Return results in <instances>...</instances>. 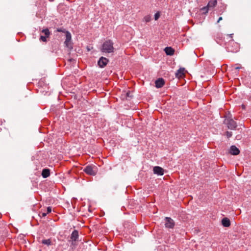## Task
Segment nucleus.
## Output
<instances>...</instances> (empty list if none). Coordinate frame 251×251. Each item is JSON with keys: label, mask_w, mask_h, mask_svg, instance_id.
<instances>
[{"label": "nucleus", "mask_w": 251, "mask_h": 251, "mask_svg": "<svg viewBox=\"0 0 251 251\" xmlns=\"http://www.w3.org/2000/svg\"><path fill=\"white\" fill-rule=\"evenodd\" d=\"M222 19H223V18H222V17H219V19H218V20L217 21V23H219L220 21L222 20Z\"/></svg>", "instance_id": "30"}, {"label": "nucleus", "mask_w": 251, "mask_h": 251, "mask_svg": "<svg viewBox=\"0 0 251 251\" xmlns=\"http://www.w3.org/2000/svg\"><path fill=\"white\" fill-rule=\"evenodd\" d=\"M113 43L109 40L105 41L101 47V51L105 53H111L114 51Z\"/></svg>", "instance_id": "1"}, {"label": "nucleus", "mask_w": 251, "mask_h": 251, "mask_svg": "<svg viewBox=\"0 0 251 251\" xmlns=\"http://www.w3.org/2000/svg\"><path fill=\"white\" fill-rule=\"evenodd\" d=\"M72 35L70 32H66V39L64 42L65 47L68 48L70 50L73 49V44L71 42Z\"/></svg>", "instance_id": "4"}, {"label": "nucleus", "mask_w": 251, "mask_h": 251, "mask_svg": "<svg viewBox=\"0 0 251 251\" xmlns=\"http://www.w3.org/2000/svg\"><path fill=\"white\" fill-rule=\"evenodd\" d=\"M47 213L45 212H42L40 213L39 215L42 217H45L47 216Z\"/></svg>", "instance_id": "28"}, {"label": "nucleus", "mask_w": 251, "mask_h": 251, "mask_svg": "<svg viewBox=\"0 0 251 251\" xmlns=\"http://www.w3.org/2000/svg\"><path fill=\"white\" fill-rule=\"evenodd\" d=\"M217 0H211L207 4L208 7H213L217 4Z\"/></svg>", "instance_id": "16"}, {"label": "nucleus", "mask_w": 251, "mask_h": 251, "mask_svg": "<svg viewBox=\"0 0 251 251\" xmlns=\"http://www.w3.org/2000/svg\"><path fill=\"white\" fill-rule=\"evenodd\" d=\"M153 173L158 176H162L164 175V169L159 166H155L153 169Z\"/></svg>", "instance_id": "8"}, {"label": "nucleus", "mask_w": 251, "mask_h": 251, "mask_svg": "<svg viewBox=\"0 0 251 251\" xmlns=\"http://www.w3.org/2000/svg\"><path fill=\"white\" fill-rule=\"evenodd\" d=\"M230 44L231 43H232V44H234V43L233 42V40H231V42L230 43Z\"/></svg>", "instance_id": "33"}, {"label": "nucleus", "mask_w": 251, "mask_h": 251, "mask_svg": "<svg viewBox=\"0 0 251 251\" xmlns=\"http://www.w3.org/2000/svg\"><path fill=\"white\" fill-rule=\"evenodd\" d=\"M47 38L45 36L41 35L40 37V40L43 42H46L47 41Z\"/></svg>", "instance_id": "22"}, {"label": "nucleus", "mask_w": 251, "mask_h": 251, "mask_svg": "<svg viewBox=\"0 0 251 251\" xmlns=\"http://www.w3.org/2000/svg\"><path fill=\"white\" fill-rule=\"evenodd\" d=\"M57 31L58 32H63V30L61 28H58Z\"/></svg>", "instance_id": "29"}, {"label": "nucleus", "mask_w": 251, "mask_h": 251, "mask_svg": "<svg viewBox=\"0 0 251 251\" xmlns=\"http://www.w3.org/2000/svg\"><path fill=\"white\" fill-rule=\"evenodd\" d=\"M215 40L216 42L220 45H223L224 44L223 35L221 33H218L215 36Z\"/></svg>", "instance_id": "7"}, {"label": "nucleus", "mask_w": 251, "mask_h": 251, "mask_svg": "<svg viewBox=\"0 0 251 251\" xmlns=\"http://www.w3.org/2000/svg\"><path fill=\"white\" fill-rule=\"evenodd\" d=\"M222 224L224 227H228L230 226V221L227 218H224L222 220Z\"/></svg>", "instance_id": "14"}, {"label": "nucleus", "mask_w": 251, "mask_h": 251, "mask_svg": "<svg viewBox=\"0 0 251 251\" xmlns=\"http://www.w3.org/2000/svg\"><path fill=\"white\" fill-rule=\"evenodd\" d=\"M224 123L226 125L228 129L231 130L235 129L237 127L236 122L233 119L230 117H226L224 121Z\"/></svg>", "instance_id": "3"}, {"label": "nucleus", "mask_w": 251, "mask_h": 251, "mask_svg": "<svg viewBox=\"0 0 251 251\" xmlns=\"http://www.w3.org/2000/svg\"><path fill=\"white\" fill-rule=\"evenodd\" d=\"M133 96L131 94V93L130 91H127L126 93V98H132Z\"/></svg>", "instance_id": "23"}, {"label": "nucleus", "mask_w": 251, "mask_h": 251, "mask_svg": "<svg viewBox=\"0 0 251 251\" xmlns=\"http://www.w3.org/2000/svg\"><path fill=\"white\" fill-rule=\"evenodd\" d=\"M78 232L75 229L72 232L70 238L73 242H75L78 240Z\"/></svg>", "instance_id": "10"}, {"label": "nucleus", "mask_w": 251, "mask_h": 251, "mask_svg": "<svg viewBox=\"0 0 251 251\" xmlns=\"http://www.w3.org/2000/svg\"><path fill=\"white\" fill-rule=\"evenodd\" d=\"M109 60L105 57L103 56L100 57L98 61V64L100 68H104L107 64Z\"/></svg>", "instance_id": "6"}, {"label": "nucleus", "mask_w": 251, "mask_h": 251, "mask_svg": "<svg viewBox=\"0 0 251 251\" xmlns=\"http://www.w3.org/2000/svg\"><path fill=\"white\" fill-rule=\"evenodd\" d=\"M41 175L43 178H45L49 177L50 175V169H47V168L44 169L42 170Z\"/></svg>", "instance_id": "15"}, {"label": "nucleus", "mask_w": 251, "mask_h": 251, "mask_svg": "<svg viewBox=\"0 0 251 251\" xmlns=\"http://www.w3.org/2000/svg\"><path fill=\"white\" fill-rule=\"evenodd\" d=\"M155 84L156 88H160L164 86L165 81L163 78H159L155 80Z\"/></svg>", "instance_id": "9"}, {"label": "nucleus", "mask_w": 251, "mask_h": 251, "mask_svg": "<svg viewBox=\"0 0 251 251\" xmlns=\"http://www.w3.org/2000/svg\"><path fill=\"white\" fill-rule=\"evenodd\" d=\"M164 51L168 55H173L175 52V50L170 47H166L164 49Z\"/></svg>", "instance_id": "13"}, {"label": "nucleus", "mask_w": 251, "mask_h": 251, "mask_svg": "<svg viewBox=\"0 0 251 251\" xmlns=\"http://www.w3.org/2000/svg\"><path fill=\"white\" fill-rule=\"evenodd\" d=\"M229 36V37H230V38H232V36H233V34H230L229 35H228Z\"/></svg>", "instance_id": "31"}, {"label": "nucleus", "mask_w": 251, "mask_h": 251, "mask_svg": "<svg viewBox=\"0 0 251 251\" xmlns=\"http://www.w3.org/2000/svg\"><path fill=\"white\" fill-rule=\"evenodd\" d=\"M42 32L43 33L45 34V36L47 38H48L50 35V32L48 28L43 29Z\"/></svg>", "instance_id": "18"}, {"label": "nucleus", "mask_w": 251, "mask_h": 251, "mask_svg": "<svg viewBox=\"0 0 251 251\" xmlns=\"http://www.w3.org/2000/svg\"><path fill=\"white\" fill-rule=\"evenodd\" d=\"M144 20L145 22L148 23L151 21V17L149 15L146 16L144 18Z\"/></svg>", "instance_id": "21"}, {"label": "nucleus", "mask_w": 251, "mask_h": 251, "mask_svg": "<svg viewBox=\"0 0 251 251\" xmlns=\"http://www.w3.org/2000/svg\"><path fill=\"white\" fill-rule=\"evenodd\" d=\"M51 211V207L50 206H49L47 209V213L48 214Z\"/></svg>", "instance_id": "27"}, {"label": "nucleus", "mask_w": 251, "mask_h": 251, "mask_svg": "<svg viewBox=\"0 0 251 251\" xmlns=\"http://www.w3.org/2000/svg\"><path fill=\"white\" fill-rule=\"evenodd\" d=\"M165 220V227L169 228H173L175 226V222L170 217H166Z\"/></svg>", "instance_id": "5"}, {"label": "nucleus", "mask_w": 251, "mask_h": 251, "mask_svg": "<svg viewBox=\"0 0 251 251\" xmlns=\"http://www.w3.org/2000/svg\"><path fill=\"white\" fill-rule=\"evenodd\" d=\"M184 70L183 68H179L175 74L177 78L182 77L184 75Z\"/></svg>", "instance_id": "12"}, {"label": "nucleus", "mask_w": 251, "mask_h": 251, "mask_svg": "<svg viewBox=\"0 0 251 251\" xmlns=\"http://www.w3.org/2000/svg\"><path fill=\"white\" fill-rule=\"evenodd\" d=\"M160 16V14L159 13H156L154 15V19L157 20Z\"/></svg>", "instance_id": "25"}, {"label": "nucleus", "mask_w": 251, "mask_h": 251, "mask_svg": "<svg viewBox=\"0 0 251 251\" xmlns=\"http://www.w3.org/2000/svg\"><path fill=\"white\" fill-rule=\"evenodd\" d=\"M52 46H54V48H55V50H56V49H57L58 48V46H59V45L57 43H53L52 45Z\"/></svg>", "instance_id": "26"}, {"label": "nucleus", "mask_w": 251, "mask_h": 251, "mask_svg": "<svg viewBox=\"0 0 251 251\" xmlns=\"http://www.w3.org/2000/svg\"><path fill=\"white\" fill-rule=\"evenodd\" d=\"M229 152L231 154L236 155L239 154L240 151L235 146H231L230 148Z\"/></svg>", "instance_id": "11"}, {"label": "nucleus", "mask_w": 251, "mask_h": 251, "mask_svg": "<svg viewBox=\"0 0 251 251\" xmlns=\"http://www.w3.org/2000/svg\"><path fill=\"white\" fill-rule=\"evenodd\" d=\"M236 46H237L236 48H235L234 49H232L231 48L230 46H229V44L228 45V46L227 47V49L228 51L236 52L238 50V45H236Z\"/></svg>", "instance_id": "20"}, {"label": "nucleus", "mask_w": 251, "mask_h": 251, "mask_svg": "<svg viewBox=\"0 0 251 251\" xmlns=\"http://www.w3.org/2000/svg\"><path fill=\"white\" fill-rule=\"evenodd\" d=\"M209 7L207 6H204L201 9V11L202 14H206L208 11Z\"/></svg>", "instance_id": "19"}, {"label": "nucleus", "mask_w": 251, "mask_h": 251, "mask_svg": "<svg viewBox=\"0 0 251 251\" xmlns=\"http://www.w3.org/2000/svg\"><path fill=\"white\" fill-rule=\"evenodd\" d=\"M232 132L230 131H226V135L228 138L231 137L232 136Z\"/></svg>", "instance_id": "24"}, {"label": "nucleus", "mask_w": 251, "mask_h": 251, "mask_svg": "<svg viewBox=\"0 0 251 251\" xmlns=\"http://www.w3.org/2000/svg\"><path fill=\"white\" fill-rule=\"evenodd\" d=\"M42 244L49 246L51 244V241L50 239H43L41 241Z\"/></svg>", "instance_id": "17"}, {"label": "nucleus", "mask_w": 251, "mask_h": 251, "mask_svg": "<svg viewBox=\"0 0 251 251\" xmlns=\"http://www.w3.org/2000/svg\"><path fill=\"white\" fill-rule=\"evenodd\" d=\"M83 171L87 175L94 176L98 172V168L95 165H88L84 169Z\"/></svg>", "instance_id": "2"}, {"label": "nucleus", "mask_w": 251, "mask_h": 251, "mask_svg": "<svg viewBox=\"0 0 251 251\" xmlns=\"http://www.w3.org/2000/svg\"><path fill=\"white\" fill-rule=\"evenodd\" d=\"M240 69V67H236L235 68V69H236V70H239V69Z\"/></svg>", "instance_id": "32"}]
</instances>
